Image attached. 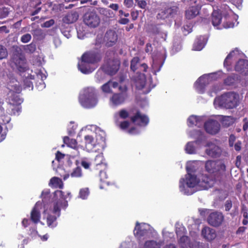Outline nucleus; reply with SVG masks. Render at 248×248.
<instances>
[{"mask_svg":"<svg viewBox=\"0 0 248 248\" xmlns=\"http://www.w3.org/2000/svg\"><path fill=\"white\" fill-rule=\"evenodd\" d=\"M127 97V94L125 93H114L111 98V100L112 103L118 106L122 104L125 101V100Z\"/></svg>","mask_w":248,"mask_h":248,"instance_id":"nucleus-19","label":"nucleus"},{"mask_svg":"<svg viewBox=\"0 0 248 248\" xmlns=\"http://www.w3.org/2000/svg\"><path fill=\"white\" fill-rule=\"evenodd\" d=\"M195 90L199 93L202 92V76L200 77L194 84Z\"/></svg>","mask_w":248,"mask_h":248,"instance_id":"nucleus-42","label":"nucleus"},{"mask_svg":"<svg viewBox=\"0 0 248 248\" xmlns=\"http://www.w3.org/2000/svg\"><path fill=\"white\" fill-rule=\"evenodd\" d=\"M150 32L153 35L158 34L160 32V29L155 25H151L150 28Z\"/></svg>","mask_w":248,"mask_h":248,"instance_id":"nucleus-45","label":"nucleus"},{"mask_svg":"<svg viewBox=\"0 0 248 248\" xmlns=\"http://www.w3.org/2000/svg\"><path fill=\"white\" fill-rule=\"evenodd\" d=\"M129 115H130V116L131 115V114L130 113V112H128L125 109H122L120 110L118 113H116L115 114V117H117V116H118L121 119H126L129 117Z\"/></svg>","mask_w":248,"mask_h":248,"instance_id":"nucleus-36","label":"nucleus"},{"mask_svg":"<svg viewBox=\"0 0 248 248\" xmlns=\"http://www.w3.org/2000/svg\"><path fill=\"white\" fill-rule=\"evenodd\" d=\"M83 21L86 25L91 28H95L100 23V18L98 15L94 12L86 13L83 17Z\"/></svg>","mask_w":248,"mask_h":248,"instance_id":"nucleus-11","label":"nucleus"},{"mask_svg":"<svg viewBox=\"0 0 248 248\" xmlns=\"http://www.w3.org/2000/svg\"><path fill=\"white\" fill-rule=\"evenodd\" d=\"M89 189L87 187L81 189L79 193V197L82 199H86L89 195Z\"/></svg>","mask_w":248,"mask_h":248,"instance_id":"nucleus-41","label":"nucleus"},{"mask_svg":"<svg viewBox=\"0 0 248 248\" xmlns=\"http://www.w3.org/2000/svg\"><path fill=\"white\" fill-rule=\"evenodd\" d=\"M138 6L141 9H145L147 6V2L144 0H135Z\"/></svg>","mask_w":248,"mask_h":248,"instance_id":"nucleus-49","label":"nucleus"},{"mask_svg":"<svg viewBox=\"0 0 248 248\" xmlns=\"http://www.w3.org/2000/svg\"><path fill=\"white\" fill-rule=\"evenodd\" d=\"M86 62H82L78 64V69L83 74H87L92 72V69L89 65H87Z\"/></svg>","mask_w":248,"mask_h":248,"instance_id":"nucleus-33","label":"nucleus"},{"mask_svg":"<svg viewBox=\"0 0 248 248\" xmlns=\"http://www.w3.org/2000/svg\"><path fill=\"white\" fill-rule=\"evenodd\" d=\"M63 142L66 144L68 146L72 148H76L77 145V142L76 140L70 139L67 136H65L63 139Z\"/></svg>","mask_w":248,"mask_h":248,"instance_id":"nucleus-31","label":"nucleus"},{"mask_svg":"<svg viewBox=\"0 0 248 248\" xmlns=\"http://www.w3.org/2000/svg\"><path fill=\"white\" fill-rule=\"evenodd\" d=\"M234 79L232 77H229L224 80V83L227 85H231L234 82Z\"/></svg>","mask_w":248,"mask_h":248,"instance_id":"nucleus-54","label":"nucleus"},{"mask_svg":"<svg viewBox=\"0 0 248 248\" xmlns=\"http://www.w3.org/2000/svg\"><path fill=\"white\" fill-rule=\"evenodd\" d=\"M42 203L37 202L31 212V220L34 224H38L41 218V213L39 210V207L41 206Z\"/></svg>","mask_w":248,"mask_h":248,"instance_id":"nucleus-15","label":"nucleus"},{"mask_svg":"<svg viewBox=\"0 0 248 248\" xmlns=\"http://www.w3.org/2000/svg\"><path fill=\"white\" fill-rule=\"evenodd\" d=\"M79 102L85 108H92L96 106L98 100L95 89L87 87L84 89L83 93L79 97Z\"/></svg>","mask_w":248,"mask_h":248,"instance_id":"nucleus-3","label":"nucleus"},{"mask_svg":"<svg viewBox=\"0 0 248 248\" xmlns=\"http://www.w3.org/2000/svg\"><path fill=\"white\" fill-rule=\"evenodd\" d=\"M130 125V123L127 121H124L120 123L119 125V127L122 130L127 129Z\"/></svg>","mask_w":248,"mask_h":248,"instance_id":"nucleus-50","label":"nucleus"},{"mask_svg":"<svg viewBox=\"0 0 248 248\" xmlns=\"http://www.w3.org/2000/svg\"><path fill=\"white\" fill-rule=\"evenodd\" d=\"M220 128V124L216 120H209L204 124L205 130L210 134L215 135L217 134L219 131Z\"/></svg>","mask_w":248,"mask_h":248,"instance_id":"nucleus-13","label":"nucleus"},{"mask_svg":"<svg viewBox=\"0 0 248 248\" xmlns=\"http://www.w3.org/2000/svg\"><path fill=\"white\" fill-rule=\"evenodd\" d=\"M217 236L216 231L209 227H205L202 229V237L208 241H211Z\"/></svg>","mask_w":248,"mask_h":248,"instance_id":"nucleus-18","label":"nucleus"},{"mask_svg":"<svg viewBox=\"0 0 248 248\" xmlns=\"http://www.w3.org/2000/svg\"><path fill=\"white\" fill-rule=\"evenodd\" d=\"M236 138L233 135H231L230 136L229 140V145L230 147L233 146L234 144V142L235 141Z\"/></svg>","mask_w":248,"mask_h":248,"instance_id":"nucleus-60","label":"nucleus"},{"mask_svg":"<svg viewBox=\"0 0 248 248\" xmlns=\"http://www.w3.org/2000/svg\"><path fill=\"white\" fill-rule=\"evenodd\" d=\"M118 39L117 34L115 31L109 30L105 34L104 40L106 42V46L108 47L113 46Z\"/></svg>","mask_w":248,"mask_h":248,"instance_id":"nucleus-16","label":"nucleus"},{"mask_svg":"<svg viewBox=\"0 0 248 248\" xmlns=\"http://www.w3.org/2000/svg\"><path fill=\"white\" fill-rule=\"evenodd\" d=\"M187 124L189 127H201L202 126V117L195 115H191L188 117L187 120Z\"/></svg>","mask_w":248,"mask_h":248,"instance_id":"nucleus-22","label":"nucleus"},{"mask_svg":"<svg viewBox=\"0 0 248 248\" xmlns=\"http://www.w3.org/2000/svg\"><path fill=\"white\" fill-rule=\"evenodd\" d=\"M69 176L73 178H79L82 176V170L80 167L78 166L73 169L70 174H67L63 176L64 180L67 179Z\"/></svg>","mask_w":248,"mask_h":248,"instance_id":"nucleus-27","label":"nucleus"},{"mask_svg":"<svg viewBox=\"0 0 248 248\" xmlns=\"http://www.w3.org/2000/svg\"><path fill=\"white\" fill-rule=\"evenodd\" d=\"M105 158L103 154L97 155L92 161V164L94 170H97L100 169H107V164L105 162Z\"/></svg>","mask_w":248,"mask_h":248,"instance_id":"nucleus-14","label":"nucleus"},{"mask_svg":"<svg viewBox=\"0 0 248 248\" xmlns=\"http://www.w3.org/2000/svg\"><path fill=\"white\" fill-rule=\"evenodd\" d=\"M9 14V9L7 7H2L0 8V19L6 17Z\"/></svg>","mask_w":248,"mask_h":248,"instance_id":"nucleus-43","label":"nucleus"},{"mask_svg":"<svg viewBox=\"0 0 248 248\" xmlns=\"http://www.w3.org/2000/svg\"><path fill=\"white\" fill-rule=\"evenodd\" d=\"M55 21L53 19H51L48 21L45 22L42 25V27L49 28L54 24Z\"/></svg>","mask_w":248,"mask_h":248,"instance_id":"nucleus-52","label":"nucleus"},{"mask_svg":"<svg viewBox=\"0 0 248 248\" xmlns=\"http://www.w3.org/2000/svg\"><path fill=\"white\" fill-rule=\"evenodd\" d=\"M214 182L213 181H211L210 182L206 183L205 181H202V190L207 189L213 186Z\"/></svg>","mask_w":248,"mask_h":248,"instance_id":"nucleus-51","label":"nucleus"},{"mask_svg":"<svg viewBox=\"0 0 248 248\" xmlns=\"http://www.w3.org/2000/svg\"><path fill=\"white\" fill-rule=\"evenodd\" d=\"M57 217L55 215L48 214L46 217V224L47 226L51 228L55 227L57 223L56 222Z\"/></svg>","mask_w":248,"mask_h":248,"instance_id":"nucleus-30","label":"nucleus"},{"mask_svg":"<svg viewBox=\"0 0 248 248\" xmlns=\"http://www.w3.org/2000/svg\"><path fill=\"white\" fill-rule=\"evenodd\" d=\"M41 3V2H38V3L36 5V6H35V8H36V9H35L34 11H33V12L31 13V16H35V15H37L38 13H39L40 12V11H41V7H37V6L39 5Z\"/></svg>","mask_w":248,"mask_h":248,"instance_id":"nucleus-57","label":"nucleus"},{"mask_svg":"<svg viewBox=\"0 0 248 248\" xmlns=\"http://www.w3.org/2000/svg\"><path fill=\"white\" fill-rule=\"evenodd\" d=\"M238 53L237 50H233L230 53V54L227 56L224 62V65L225 66L229 65V60L233 57H235L236 55Z\"/></svg>","mask_w":248,"mask_h":248,"instance_id":"nucleus-39","label":"nucleus"},{"mask_svg":"<svg viewBox=\"0 0 248 248\" xmlns=\"http://www.w3.org/2000/svg\"><path fill=\"white\" fill-rule=\"evenodd\" d=\"M95 141L96 144L101 147H103L105 144V134L103 131H99L95 133Z\"/></svg>","mask_w":248,"mask_h":248,"instance_id":"nucleus-26","label":"nucleus"},{"mask_svg":"<svg viewBox=\"0 0 248 248\" xmlns=\"http://www.w3.org/2000/svg\"><path fill=\"white\" fill-rule=\"evenodd\" d=\"M221 14L217 11H214L212 13V24L213 26H218L221 22Z\"/></svg>","mask_w":248,"mask_h":248,"instance_id":"nucleus-29","label":"nucleus"},{"mask_svg":"<svg viewBox=\"0 0 248 248\" xmlns=\"http://www.w3.org/2000/svg\"><path fill=\"white\" fill-rule=\"evenodd\" d=\"M198 137L194 141L188 142L186 145L185 150L188 154H194L197 152V149L201 148L202 144V131L199 129L198 131Z\"/></svg>","mask_w":248,"mask_h":248,"instance_id":"nucleus-10","label":"nucleus"},{"mask_svg":"<svg viewBox=\"0 0 248 248\" xmlns=\"http://www.w3.org/2000/svg\"><path fill=\"white\" fill-rule=\"evenodd\" d=\"M31 35L29 33H26L21 36V41L22 43H26L29 42L31 40Z\"/></svg>","mask_w":248,"mask_h":248,"instance_id":"nucleus-47","label":"nucleus"},{"mask_svg":"<svg viewBox=\"0 0 248 248\" xmlns=\"http://www.w3.org/2000/svg\"><path fill=\"white\" fill-rule=\"evenodd\" d=\"M224 219V216L221 212L216 211L209 213L206 220L211 226L217 227L222 224Z\"/></svg>","mask_w":248,"mask_h":248,"instance_id":"nucleus-9","label":"nucleus"},{"mask_svg":"<svg viewBox=\"0 0 248 248\" xmlns=\"http://www.w3.org/2000/svg\"><path fill=\"white\" fill-rule=\"evenodd\" d=\"M31 33L33 37L37 40H41L45 37V34L41 29L33 30Z\"/></svg>","mask_w":248,"mask_h":248,"instance_id":"nucleus-34","label":"nucleus"},{"mask_svg":"<svg viewBox=\"0 0 248 248\" xmlns=\"http://www.w3.org/2000/svg\"><path fill=\"white\" fill-rule=\"evenodd\" d=\"M238 94L230 92L216 97L214 102L215 107L224 108L228 109L233 108L238 104Z\"/></svg>","mask_w":248,"mask_h":248,"instance_id":"nucleus-1","label":"nucleus"},{"mask_svg":"<svg viewBox=\"0 0 248 248\" xmlns=\"http://www.w3.org/2000/svg\"><path fill=\"white\" fill-rule=\"evenodd\" d=\"M78 14L77 12H71L67 14L62 18L64 23L69 24L77 21L78 18Z\"/></svg>","mask_w":248,"mask_h":248,"instance_id":"nucleus-21","label":"nucleus"},{"mask_svg":"<svg viewBox=\"0 0 248 248\" xmlns=\"http://www.w3.org/2000/svg\"><path fill=\"white\" fill-rule=\"evenodd\" d=\"M232 207V203L231 201H227L225 204V207L226 211H229L230 209Z\"/></svg>","mask_w":248,"mask_h":248,"instance_id":"nucleus-62","label":"nucleus"},{"mask_svg":"<svg viewBox=\"0 0 248 248\" xmlns=\"http://www.w3.org/2000/svg\"><path fill=\"white\" fill-rule=\"evenodd\" d=\"M148 233V230L140 225V224L137 222L134 230V234L138 239L144 236Z\"/></svg>","mask_w":248,"mask_h":248,"instance_id":"nucleus-20","label":"nucleus"},{"mask_svg":"<svg viewBox=\"0 0 248 248\" xmlns=\"http://www.w3.org/2000/svg\"><path fill=\"white\" fill-rule=\"evenodd\" d=\"M201 6L199 5L192 6L189 7L185 11V17L186 19H191L195 17L200 13Z\"/></svg>","mask_w":248,"mask_h":248,"instance_id":"nucleus-17","label":"nucleus"},{"mask_svg":"<svg viewBox=\"0 0 248 248\" xmlns=\"http://www.w3.org/2000/svg\"><path fill=\"white\" fill-rule=\"evenodd\" d=\"M35 45L32 43L27 45V50H29V51L31 53L33 52L35 50Z\"/></svg>","mask_w":248,"mask_h":248,"instance_id":"nucleus-59","label":"nucleus"},{"mask_svg":"<svg viewBox=\"0 0 248 248\" xmlns=\"http://www.w3.org/2000/svg\"><path fill=\"white\" fill-rule=\"evenodd\" d=\"M193 49L194 50L200 51L202 50V41L198 39L193 45Z\"/></svg>","mask_w":248,"mask_h":248,"instance_id":"nucleus-46","label":"nucleus"},{"mask_svg":"<svg viewBox=\"0 0 248 248\" xmlns=\"http://www.w3.org/2000/svg\"><path fill=\"white\" fill-rule=\"evenodd\" d=\"M102 54L100 51L91 50L85 52L81 56L82 62L94 64L101 61Z\"/></svg>","mask_w":248,"mask_h":248,"instance_id":"nucleus-6","label":"nucleus"},{"mask_svg":"<svg viewBox=\"0 0 248 248\" xmlns=\"http://www.w3.org/2000/svg\"><path fill=\"white\" fill-rule=\"evenodd\" d=\"M8 56V52L7 48L5 46L0 45V60L6 59Z\"/></svg>","mask_w":248,"mask_h":248,"instance_id":"nucleus-37","label":"nucleus"},{"mask_svg":"<svg viewBox=\"0 0 248 248\" xmlns=\"http://www.w3.org/2000/svg\"><path fill=\"white\" fill-rule=\"evenodd\" d=\"M131 115L130 116L131 122L140 126H146L149 123V117L145 114H142L141 111L136 108L130 111Z\"/></svg>","mask_w":248,"mask_h":248,"instance_id":"nucleus-4","label":"nucleus"},{"mask_svg":"<svg viewBox=\"0 0 248 248\" xmlns=\"http://www.w3.org/2000/svg\"><path fill=\"white\" fill-rule=\"evenodd\" d=\"M99 171L100 180L103 183L108 185L110 183L109 181V177L106 171V169H100L98 170Z\"/></svg>","mask_w":248,"mask_h":248,"instance_id":"nucleus-28","label":"nucleus"},{"mask_svg":"<svg viewBox=\"0 0 248 248\" xmlns=\"http://www.w3.org/2000/svg\"><path fill=\"white\" fill-rule=\"evenodd\" d=\"M181 248H193V244L191 242L189 238L186 235L180 237L178 241Z\"/></svg>","mask_w":248,"mask_h":248,"instance_id":"nucleus-23","label":"nucleus"},{"mask_svg":"<svg viewBox=\"0 0 248 248\" xmlns=\"http://www.w3.org/2000/svg\"><path fill=\"white\" fill-rule=\"evenodd\" d=\"M223 26L226 29L233 28L234 26V24L233 22L227 21L223 23Z\"/></svg>","mask_w":248,"mask_h":248,"instance_id":"nucleus-56","label":"nucleus"},{"mask_svg":"<svg viewBox=\"0 0 248 248\" xmlns=\"http://www.w3.org/2000/svg\"><path fill=\"white\" fill-rule=\"evenodd\" d=\"M205 167L208 172H213L215 169L216 163L215 161L209 160L206 162Z\"/></svg>","mask_w":248,"mask_h":248,"instance_id":"nucleus-38","label":"nucleus"},{"mask_svg":"<svg viewBox=\"0 0 248 248\" xmlns=\"http://www.w3.org/2000/svg\"><path fill=\"white\" fill-rule=\"evenodd\" d=\"M233 3L238 8H239L241 6L243 0H232Z\"/></svg>","mask_w":248,"mask_h":248,"instance_id":"nucleus-63","label":"nucleus"},{"mask_svg":"<svg viewBox=\"0 0 248 248\" xmlns=\"http://www.w3.org/2000/svg\"><path fill=\"white\" fill-rule=\"evenodd\" d=\"M233 123V118L231 116H225L222 119V124L226 127L229 126Z\"/></svg>","mask_w":248,"mask_h":248,"instance_id":"nucleus-40","label":"nucleus"},{"mask_svg":"<svg viewBox=\"0 0 248 248\" xmlns=\"http://www.w3.org/2000/svg\"><path fill=\"white\" fill-rule=\"evenodd\" d=\"M202 162L199 160L188 161L186 166V170L187 173L200 175L202 169Z\"/></svg>","mask_w":248,"mask_h":248,"instance_id":"nucleus-12","label":"nucleus"},{"mask_svg":"<svg viewBox=\"0 0 248 248\" xmlns=\"http://www.w3.org/2000/svg\"><path fill=\"white\" fill-rule=\"evenodd\" d=\"M56 193L59 194V197L62 199V200L59 199L54 203L53 213L54 214H57V217H59L61 214V208H65L67 206V201H65V200L69 196L71 197V193L70 192H67L66 195H64V192L62 190H58L56 192Z\"/></svg>","mask_w":248,"mask_h":248,"instance_id":"nucleus-5","label":"nucleus"},{"mask_svg":"<svg viewBox=\"0 0 248 248\" xmlns=\"http://www.w3.org/2000/svg\"><path fill=\"white\" fill-rule=\"evenodd\" d=\"M235 70L241 73L246 74L248 71V61L245 60H240L235 67Z\"/></svg>","mask_w":248,"mask_h":248,"instance_id":"nucleus-24","label":"nucleus"},{"mask_svg":"<svg viewBox=\"0 0 248 248\" xmlns=\"http://www.w3.org/2000/svg\"><path fill=\"white\" fill-rule=\"evenodd\" d=\"M50 183L55 187H59L60 189H62L63 187L62 181L58 177H54L52 178L50 180Z\"/></svg>","mask_w":248,"mask_h":248,"instance_id":"nucleus-35","label":"nucleus"},{"mask_svg":"<svg viewBox=\"0 0 248 248\" xmlns=\"http://www.w3.org/2000/svg\"><path fill=\"white\" fill-rule=\"evenodd\" d=\"M31 221V219H29L25 218L23 219V220L22 221V225L24 228H27L30 225Z\"/></svg>","mask_w":248,"mask_h":248,"instance_id":"nucleus-55","label":"nucleus"},{"mask_svg":"<svg viewBox=\"0 0 248 248\" xmlns=\"http://www.w3.org/2000/svg\"><path fill=\"white\" fill-rule=\"evenodd\" d=\"M64 154H62L61 152L58 151L56 153V159L58 161H60L61 159L64 157Z\"/></svg>","mask_w":248,"mask_h":248,"instance_id":"nucleus-58","label":"nucleus"},{"mask_svg":"<svg viewBox=\"0 0 248 248\" xmlns=\"http://www.w3.org/2000/svg\"><path fill=\"white\" fill-rule=\"evenodd\" d=\"M139 12L138 11H132L131 13V16L133 20H136L139 16Z\"/></svg>","mask_w":248,"mask_h":248,"instance_id":"nucleus-61","label":"nucleus"},{"mask_svg":"<svg viewBox=\"0 0 248 248\" xmlns=\"http://www.w3.org/2000/svg\"><path fill=\"white\" fill-rule=\"evenodd\" d=\"M110 81H109L102 86L101 89L104 92L108 93L110 92Z\"/></svg>","mask_w":248,"mask_h":248,"instance_id":"nucleus-48","label":"nucleus"},{"mask_svg":"<svg viewBox=\"0 0 248 248\" xmlns=\"http://www.w3.org/2000/svg\"><path fill=\"white\" fill-rule=\"evenodd\" d=\"M85 147L89 150H91L97 145L94 138L91 135H86L84 137Z\"/></svg>","mask_w":248,"mask_h":248,"instance_id":"nucleus-25","label":"nucleus"},{"mask_svg":"<svg viewBox=\"0 0 248 248\" xmlns=\"http://www.w3.org/2000/svg\"><path fill=\"white\" fill-rule=\"evenodd\" d=\"M199 176L187 173L185 178H182L179 180L180 191L187 195L192 194L194 191H189V188H194L199 185L200 182Z\"/></svg>","mask_w":248,"mask_h":248,"instance_id":"nucleus-2","label":"nucleus"},{"mask_svg":"<svg viewBox=\"0 0 248 248\" xmlns=\"http://www.w3.org/2000/svg\"><path fill=\"white\" fill-rule=\"evenodd\" d=\"M140 59L138 57H134L130 62V69L135 72L140 67Z\"/></svg>","mask_w":248,"mask_h":248,"instance_id":"nucleus-32","label":"nucleus"},{"mask_svg":"<svg viewBox=\"0 0 248 248\" xmlns=\"http://www.w3.org/2000/svg\"><path fill=\"white\" fill-rule=\"evenodd\" d=\"M133 3V0H124V4L128 8H130L132 6Z\"/></svg>","mask_w":248,"mask_h":248,"instance_id":"nucleus-64","label":"nucleus"},{"mask_svg":"<svg viewBox=\"0 0 248 248\" xmlns=\"http://www.w3.org/2000/svg\"><path fill=\"white\" fill-rule=\"evenodd\" d=\"M81 165L85 169H89L90 167L92 165V163L87 161L83 160L81 162Z\"/></svg>","mask_w":248,"mask_h":248,"instance_id":"nucleus-53","label":"nucleus"},{"mask_svg":"<svg viewBox=\"0 0 248 248\" xmlns=\"http://www.w3.org/2000/svg\"><path fill=\"white\" fill-rule=\"evenodd\" d=\"M120 67V62L112 59L108 60L101 67L102 70L106 74L112 76L115 75Z\"/></svg>","mask_w":248,"mask_h":248,"instance_id":"nucleus-8","label":"nucleus"},{"mask_svg":"<svg viewBox=\"0 0 248 248\" xmlns=\"http://www.w3.org/2000/svg\"><path fill=\"white\" fill-rule=\"evenodd\" d=\"M193 25L191 23H189L186 25H184L183 28V31L186 35L191 32L192 31Z\"/></svg>","mask_w":248,"mask_h":248,"instance_id":"nucleus-44","label":"nucleus"},{"mask_svg":"<svg viewBox=\"0 0 248 248\" xmlns=\"http://www.w3.org/2000/svg\"><path fill=\"white\" fill-rule=\"evenodd\" d=\"M204 146L205 153L210 157H217L221 154L222 149L217 145L215 141H208Z\"/></svg>","mask_w":248,"mask_h":248,"instance_id":"nucleus-7","label":"nucleus"}]
</instances>
